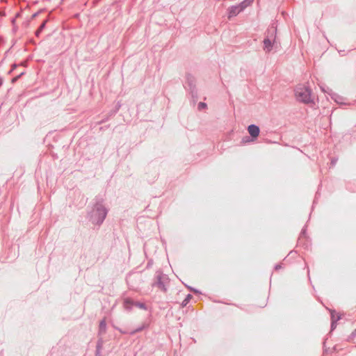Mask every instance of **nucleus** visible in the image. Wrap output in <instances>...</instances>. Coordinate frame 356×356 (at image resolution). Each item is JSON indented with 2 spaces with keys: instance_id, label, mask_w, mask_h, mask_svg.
<instances>
[{
  "instance_id": "f257e3e1",
  "label": "nucleus",
  "mask_w": 356,
  "mask_h": 356,
  "mask_svg": "<svg viewBox=\"0 0 356 356\" xmlns=\"http://www.w3.org/2000/svg\"><path fill=\"white\" fill-rule=\"evenodd\" d=\"M108 213V210L103 204V199L97 197L95 204L89 213L90 220L94 225H100L105 220Z\"/></svg>"
},
{
  "instance_id": "f03ea898",
  "label": "nucleus",
  "mask_w": 356,
  "mask_h": 356,
  "mask_svg": "<svg viewBox=\"0 0 356 356\" xmlns=\"http://www.w3.org/2000/svg\"><path fill=\"white\" fill-rule=\"evenodd\" d=\"M294 92L296 100L299 102L305 104L314 103V96L309 86L299 84L296 87Z\"/></svg>"
},
{
  "instance_id": "7ed1b4c3",
  "label": "nucleus",
  "mask_w": 356,
  "mask_h": 356,
  "mask_svg": "<svg viewBox=\"0 0 356 356\" xmlns=\"http://www.w3.org/2000/svg\"><path fill=\"white\" fill-rule=\"evenodd\" d=\"M169 277L167 275L163 273L161 270H157L155 273L154 281L152 286H156L161 289L163 292L168 291V286L169 284Z\"/></svg>"
},
{
  "instance_id": "20e7f679",
  "label": "nucleus",
  "mask_w": 356,
  "mask_h": 356,
  "mask_svg": "<svg viewBox=\"0 0 356 356\" xmlns=\"http://www.w3.org/2000/svg\"><path fill=\"white\" fill-rule=\"evenodd\" d=\"M276 29L272 26L268 29L267 35L264 40V50L268 53L270 52L273 47L275 41Z\"/></svg>"
},
{
  "instance_id": "39448f33",
  "label": "nucleus",
  "mask_w": 356,
  "mask_h": 356,
  "mask_svg": "<svg viewBox=\"0 0 356 356\" xmlns=\"http://www.w3.org/2000/svg\"><path fill=\"white\" fill-rule=\"evenodd\" d=\"M195 83V78L191 74H186L184 88L189 91L190 94L191 95L193 99L197 98V92Z\"/></svg>"
},
{
  "instance_id": "423d86ee",
  "label": "nucleus",
  "mask_w": 356,
  "mask_h": 356,
  "mask_svg": "<svg viewBox=\"0 0 356 356\" xmlns=\"http://www.w3.org/2000/svg\"><path fill=\"white\" fill-rule=\"evenodd\" d=\"M243 8L239 3L238 5L232 6L228 8V18H232L233 17L236 16L241 12L243 10Z\"/></svg>"
},
{
  "instance_id": "0eeeda50",
  "label": "nucleus",
  "mask_w": 356,
  "mask_h": 356,
  "mask_svg": "<svg viewBox=\"0 0 356 356\" xmlns=\"http://www.w3.org/2000/svg\"><path fill=\"white\" fill-rule=\"evenodd\" d=\"M249 134L252 138H257L259 135L260 129L259 127L255 124H250L248 127Z\"/></svg>"
},
{
  "instance_id": "6e6552de",
  "label": "nucleus",
  "mask_w": 356,
  "mask_h": 356,
  "mask_svg": "<svg viewBox=\"0 0 356 356\" xmlns=\"http://www.w3.org/2000/svg\"><path fill=\"white\" fill-rule=\"evenodd\" d=\"M106 321L104 319H103L99 323V335L102 336L106 333Z\"/></svg>"
},
{
  "instance_id": "1a4fd4ad",
  "label": "nucleus",
  "mask_w": 356,
  "mask_h": 356,
  "mask_svg": "<svg viewBox=\"0 0 356 356\" xmlns=\"http://www.w3.org/2000/svg\"><path fill=\"white\" fill-rule=\"evenodd\" d=\"M134 305V301L131 298H126L124 300V307L125 309L129 311Z\"/></svg>"
},
{
  "instance_id": "9d476101",
  "label": "nucleus",
  "mask_w": 356,
  "mask_h": 356,
  "mask_svg": "<svg viewBox=\"0 0 356 356\" xmlns=\"http://www.w3.org/2000/svg\"><path fill=\"white\" fill-rule=\"evenodd\" d=\"M136 276H134V275H129L127 277V284L129 285L130 288H131L132 289L134 290H136L137 287L135 286L134 284H132V282L134 280H136Z\"/></svg>"
},
{
  "instance_id": "9b49d317",
  "label": "nucleus",
  "mask_w": 356,
  "mask_h": 356,
  "mask_svg": "<svg viewBox=\"0 0 356 356\" xmlns=\"http://www.w3.org/2000/svg\"><path fill=\"white\" fill-rule=\"evenodd\" d=\"M47 20H44L42 24L41 25L39 26V28L38 29V30L35 31V34L37 37H39L40 34L41 33V32L43 31V29H44L45 26H46V24H47Z\"/></svg>"
},
{
  "instance_id": "f8f14e48",
  "label": "nucleus",
  "mask_w": 356,
  "mask_h": 356,
  "mask_svg": "<svg viewBox=\"0 0 356 356\" xmlns=\"http://www.w3.org/2000/svg\"><path fill=\"white\" fill-rule=\"evenodd\" d=\"M331 318H332V323H331V329L333 330L336 327V323L338 320L341 318L340 316H338L337 319H334V312L331 313Z\"/></svg>"
},
{
  "instance_id": "ddd939ff",
  "label": "nucleus",
  "mask_w": 356,
  "mask_h": 356,
  "mask_svg": "<svg viewBox=\"0 0 356 356\" xmlns=\"http://www.w3.org/2000/svg\"><path fill=\"white\" fill-rule=\"evenodd\" d=\"M192 298V296L191 294H188L185 299L181 302L182 307H186L189 302L190 300Z\"/></svg>"
},
{
  "instance_id": "4468645a",
  "label": "nucleus",
  "mask_w": 356,
  "mask_h": 356,
  "mask_svg": "<svg viewBox=\"0 0 356 356\" xmlns=\"http://www.w3.org/2000/svg\"><path fill=\"white\" fill-rule=\"evenodd\" d=\"M253 1H254V0H244L241 3H240V4L243 8V9H245L248 6H250L251 3H252Z\"/></svg>"
},
{
  "instance_id": "2eb2a0df",
  "label": "nucleus",
  "mask_w": 356,
  "mask_h": 356,
  "mask_svg": "<svg viewBox=\"0 0 356 356\" xmlns=\"http://www.w3.org/2000/svg\"><path fill=\"white\" fill-rule=\"evenodd\" d=\"M134 305L142 309H147V307L145 303L134 302Z\"/></svg>"
},
{
  "instance_id": "dca6fc26",
  "label": "nucleus",
  "mask_w": 356,
  "mask_h": 356,
  "mask_svg": "<svg viewBox=\"0 0 356 356\" xmlns=\"http://www.w3.org/2000/svg\"><path fill=\"white\" fill-rule=\"evenodd\" d=\"M207 104H206V103H204V102H200V103L198 104V106H197L198 109H199L200 111H201V110H202V109L206 108H207Z\"/></svg>"
},
{
  "instance_id": "f3484780",
  "label": "nucleus",
  "mask_w": 356,
  "mask_h": 356,
  "mask_svg": "<svg viewBox=\"0 0 356 356\" xmlns=\"http://www.w3.org/2000/svg\"><path fill=\"white\" fill-rule=\"evenodd\" d=\"M142 330H143V327H139V328H138V329H136V330H135L132 331V332H131V334H135V333H136V332H137L141 331Z\"/></svg>"
},
{
  "instance_id": "a211bd4d",
  "label": "nucleus",
  "mask_w": 356,
  "mask_h": 356,
  "mask_svg": "<svg viewBox=\"0 0 356 356\" xmlns=\"http://www.w3.org/2000/svg\"><path fill=\"white\" fill-rule=\"evenodd\" d=\"M356 337V329L351 333L350 337L354 338Z\"/></svg>"
},
{
  "instance_id": "6ab92c4d",
  "label": "nucleus",
  "mask_w": 356,
  "mask_h": 356,
  "mask_svg": "<svg viewBox=\"0 0 356 356\" xmlns=\"http://www.w3.org/2000/svg\"><path fill=\"white\" fill-rule=\"evenodd\" d=\"M281 268H282L281 264H277V265H275V269L276 270H277L280 269Z\"/></svg>"
},
{
  "instance_id": "aec40b11",
  "label": "nucleus",
  "mask_w": 356,
  "mask_h": 356,
  "mask_svg": "<svg viewBox=\"0 0 356 356\" xmlns=\"http://www.w3.org/2000/svg\"><path fill=\"white\" fill-rule=\"evenodd\" d=\"M3 84V79L1 77H0V87L2 86Z\"/></svg>"
},
{
  "instance_id": "412c9836",
  "label": "nucleus",
  "mask_w": 356,
  "mask_h": 356,
  "mask_svg": "<svg viewBox=\"0 0 356 356\" xmlns=\"http://www.w3.org/2000/svg\"><path fill=\"white\" fill-rule=\"evenodd\" d=\"M246 138H247L246 140H245V138H243V143H245V142L249 141V138H248V137H246Z\"/></svg>"
},
{
  "instance_id": "4be33fe9",
  "label": "nucleus",
  "mask_w": 356,
  "mask_h": 356,
  "mask_svg": "<svg viewBox=\"0 0 356 356\" xmlns=\"http://www.w3.org/2000/svg\"><path fill=\"white\" fill-rule=\"evenodd\" d=\"M16 67H17V65L16 64L13 65L12 70H13Z\"/></svg>"
},
{
  "instance_id": "5701e85b",
  "label": "nucleus",
  "mask_w": 356,
  "mask_h": 356,
  "mask_svg": "<svg viewBox=\"0 0 356 356\" xmlns=\"http://www.w3.org/2000/svg\"><path fill=\"white\" fill-rule=\"evenodd\" d=\"M38 15V13H34L33 15H32V18H34L36 16Z\"/></svg>"
},
{
  "instance_id": "b1692460",
  "label": "nucleus",
  "mask_w": 356,
  "mask_h": 356,
  "mask_svg": "<svg viewBox=\"0 0 356 356\" xmlns=\"http://www.w3.org/2000/svg\"><path fill=\"white\" fill-rule=\"evenodd\" d=\"M189 289H191V291H194V292H195V293L197 292V291H196L195 289H192V288H191V287H190Z\"/></svg>"
},
{
  "instance_id": "393cba45",
  "label": "nucleus",
  "mask_w": 356,
  "mask_h": 356,
  "mask_svg": "<svg viewBox=\"0 0 356 356\" xmlns=\"http://www.w3.org/2000/svg\"><path fill=\"white\" fill-rule=\"evenodd\" d=\"M18 77H15L14 79H13V82L15 81L17 79Z\"/></svg>"
},
{
  "instance_id": "a878e982",
  "label": "nucleus",
  "mask_w": 356,
  "mask_h": 356,
  "mask_svg": "<svg viewBox=\"0 0 356 356\" xmlns=\"http://www.w3.org/2000/svg\"><path fill=\"white\" fill-rule=\"evenodd\" d=\"M332 163L334 165L335 163V161L332 160Z\"/></svg>"
},
{
  "instance_id": "bb28decb",
  "label": "nucleus",
  "mask_w": 356,
  "mask_h": 356,
  "mask_svg": "<svg viewBox=\"0 0 356 356\" xmlns=\"http://www.w3.org/2000/svg\"><path fill=\"white\" fill-rule=\"evenodd\" d=\"M120 331L121 333H124V334L126 333L125 332H124V331H122L121 330H120Z\"/></svg>"
}]
</instances>
